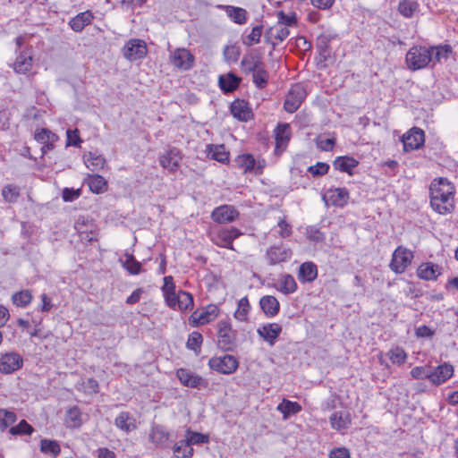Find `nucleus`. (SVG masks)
Instances as JSON below:
<instances>
[{"instance_id": "obj_56", "label": "nucleus", "mask_w": 458, "mask_h": 458, "mask_svg": "<svg viewBox=\"0 0 458 458\" xmlns=\"http://www.w3.org/2000/svg\"><path fill=\"white\" fill-rule=\"evenodd\" d=\"M262 35V27L256 26L251 30V32L248 35L246 40H244V44L250 47L254 44H258L260 40V37Z\"/></svg>"}, {"instance_id": "obj_44", "label": "nucleus", "mask_w": 458, "mask_h": 458, "mask_svg": "<svg viewBox=\"0 0 458 458\" xmlns=\"http://www.w3.org/2000/svg\"><path fill=\"white\" fill-rule=\"evenodd\" d=\"M174 454L177 458H191L193 454V448L189 446L186 440H181L174 446Z\"/></svg>"}, {"instance_id": "obj_1", "label": "nucleus", "mask_w": 458, "mask_h": 458, "mask_svg": "<svg viewBox=\"0 0 458 458\" xmlns=\"http://www.w3.org/2000/svg\"><path fill=\"white\" fill-rule=\"evenodd\" d=\"M407 66L413 71L422 69L430 63V53L424 47H413L406 55Z\"/></svg>"}, {"instance_id": "obj_58", "label": "nucleus", "mask_w": 458, "mask_h": 458, "mask_svg": "<svg viewBox=\"0 0 458 458\" xmlns=\"http://www.w3.org/2000/svg\"><path fill=\"white\" fill-rule=\"evenodd\" d=\"M66 146H74L81 147V143L82 142L81 139L79 136V131L75 130H67L66 131Z\"/></svg>"}, {"instance_id": "obj_42", "label": "nucleus", "mask_w": 458, "mask_h": 458, "mask_svg": "<svg viewBox=\"0 0 458 458\" xmlns=\"http://www.w3.org/2000/svg\"><path fill=\"white\" fill-rule=\"evenodd\" d=\"M89 187L94 193H102L106 190V181L101 175H91L89 178Z\"/></svg>"}, {"instance_id": "obj_51", "label": "nucleus", "mask_w": 458, "mask_h": 458, "mask_svg": "<svg viewBox=\"0 0 458 458\" xmlns=\"http://www.w3.org/2000/svg\"><path fill=\"white\" fill-rule=\"evenodd\" d=\"M209 154L212 158L225 163L228 159V153L225 151L224 145L209 146Z\"/></svg>"}, {"instance_id": "obj_46", "label": "nucleus", "mask_w": 458, "mask_h": 458, "mask_svg": "<svg viewBox=\"0 0 458 458\" xmlns=\"http://www.w3.org/2000/svg\"><path fill=\"white\" fill-rule=\"evenodd\" d=\"M250 306L247 297H242L238 302V308L234 312V318L239 321H247Z\"/></svg>"}, {"instance_id": "obj_47", "label": "nucleus", "mask_w": 458, "mask_h": 458, "mask_svg": "<svg viewBox=\"0 0 458 458\" xmlns=\"http://www.w3.org/2000/svg\"><path fill=\"white\" fill-rule=\"evenodd\" d=\"M31 300L32 294L29 290L17 292L12 296L13 304L18 307H26L30 303Z\"/></svg>"}, {"instance_id": "obj_15", "label": "nucleus", "mask_w": 458, "mask_h": 458, "mask_svg": "<svg viewBox=\"0 0 458 458\" xmlns=\"http://www.w3.org/2000/svg\"><path fill=\"white\" fill-rule=\"evenodd\" d=\"M218 313L219 310L217 306L211 304L202 310L194 311L191 314V318L197 326H202L213 321L218 316Z\"/></svg>"}, {"instance_id": "obj_25", "label": "nucleus", "mask_w": 458, "mask_h": 458, "mask_svg": "<svg viewBox=\"0 0 458 458\" xmlns=\"http://www.w3.org/2000/svg\"><path fill=\"white\" fill-rule=\"evenodd\" d=\"M442 268L434 263L427 262L421 264L418 269V276L424 280H436L441 275Z\"/></svg>"}, {"instance_id": "obj_48", "label": "nucleus", "mask_w": 458, "mask_h": 458, "mask_svg": "<svg viewBox=\"0 0 458 458\" xmlns=\"http://www.w3.org/2000/svg\"><path fill=\"white\" fill-rule=\"evenodd\" d=\"M2 196L6 202L14 203L20 196V190L13 184H7L2 190Z\"/></svg>"}, {"instance_id": "obj_63", "label": "nucleus", "mask_w": 458, "mask_h": 458, "mask_svg": "<svg viewBox=\"0 0 458 458\" xmlns=\"http://www.w3.org/2000/svg\"><path fill=\"white\" fill-rule=\"evenodd\" d=\"M82 387L87 394H97L98 392V383L94 378H88L82 383Z\"/></svg>"}, {"instance_id": "obj_57", "label": "nucleus", "mask_w": 458, "mask_h": 458, "mask_svg": "<svg viewBox=\"0 0 458 458\" xmlns=\"http://www.w3.org/2000/svg\"><path fill=\"white\" fill-rule=\"evenodd\" d=\"M202 343V335L199 332H192L188 338L187 347L191 350L197 351L200 348Z\"/></svg>"}, {"instance_id": "obj_7", "label": "nucleus", "mask_w": 458, "mask_h": 458, "mask_svg": "<svg viewBox=\"0 0 458 458\" xmlns=\"http://www.w3.org/2000/svg\"><path fill=\"white\" fill-rule=\"evenodd\" d=\"M23 359L15 352H5L0 355V372L11 374L22 367Z\"/></svg>"}, {"instance_id": "obj_29", "label": "nucleus", "mask_w": 458, "mask_h": 458, "mask_svg": "<svg viewBox=\"0 0 458 458\" xmlns=\"http://www.w3.org/2000/svg\"><path fill=\"white\" fill-rule=\"evenodd\" d=\"M93 18V13L90 11L82 12L77 14L72 19H71V21H69V25L71 26L72 30H74L75 32H80L87 25L91 23Z\"/></svg>"}, {"instance_id": "obj_22", "label": "nucleus", "mask_w": 458, "mask_h": 458, "mask_svg": "<svg viewBox=\"0 0 458 458\" xmlns=\"http://www.w3.org/2000/svg\"><path fill=\"white\" fill-rule=\"evenodd\" d=\"M13 70L17 73H26L32 67V55L30 50L21 51L16 57L13 64Z\"/></svg>"}, {"instance_id": "obj_60", "label": "nucleus", "mask_w": 458, "mask_h": 458, "mask_svg": "<svg viewBox=\"0 0 458 458\" xmlns=\"http://www.w3.org/2000/svg\"><path fill=\"white\" fill-rule=\"evenodd\" d=\"M329 170V165L323 162H318L316 165H311L308 168V171L313 176H321L326 174Z\"/></svg>"}, {"instance_id": "obj_37", "label": "nucleus", "mask_w": 458, "mask_h": 458, "mask_svg": "<svg viewBox=\"0 0 458 458\" xmlns=\"http://www.w3.org/2000/svg\"><path fill=\"white\" fill-rule=\"evenodd\" d=\"M276 148L284 147L290 140L291 137V127L288 123L279 124L276 130Z\"/></svg>"}, {"instance_id": "obj_10", "label": "nucleus", "mask_w": 458, "mask_h": 458, "mask_svg": "<svg viewBox=\"0 0 458 458\" xmlns=\"http://www.w3.org/2000/svg\"><path fill=\"white\" fill-rule=\"evenodd\" d=\"M182 158L181 151L176 148H172L159 157V163L163 168L169 172H175L180 166Z\"/></svg>"}, {"instance_id": "obj_20", "label": "nucleus", "mask_w": 458, "mask_h": 458, "mask_svg": "<svg viewBox=\"0 0 458 458\" xmlns=\"http://www.w3.org/2000/svg\"><path fill=\"white\" fill-rule=\"evenodd\" d=\"M454 197L430 196V205L432 208L441 215L448 214L452 211Z\"/></svg>"}, {"instance_id": "obj_17", "label": "nucleus", "mask_w": 458, "mask_h": 458, "mask_svg": "<svg viewBox=\"0 0 458 458\" xmlns=\"http://www.w3.org/2000/svg\"><path fill=\"white\" fill-rule=\"evenodd\" d=\"M429 192L430 196L454 197V190L447 179L440 177L433 180Z\"/></svg>"}, {"instance_id": "obj_27", "label": "nucleus", "mask_w": 458, "mask_h": 458, "mask_svg": "<svg viewBox=\"0 0 458 458\" xmlns=\"http://www.w3.org/2000/svg\"><path fill=\"white\" fill-rule=\"evenodd\" d=\"M114 425L121 430L128 433L136 429V420L128 411L120 412L114 420Z\"/></svg>"}, {"instance_id": "obj_9", "label": "nucleus", "mask_w": 458, "mask_h": 458, "mask_svg": "<svg viewBox=\"0 0 458 458\" xmlns=\"http://www.w3.org/2000/svg\"><path fill=\"white\" fill-rule=\"evenodd\" d=\"M292 254L291 249L285 245H274L267 249L266 259L270 266H275L290 260Z\"/></svg>"}, {"instance_id": "obj_26", "label": "nucleus", "mask_w": 458, "mask_h": 458, "mask_svg": "<svg viewBox=\"0 0 458 458\" xmlns=\"http://www.w3.org/2000/svg\"><path fill=\"white\" fill-rule=\"evenodd\" d=\"M259 305L263 312L268 318L276 316L280 310L279 301L272 295L263 296L259 301Z\"/></svg>"}, {"instance_id": "obj_36", "label": "nucleus", "mask_w": 458, "mask_h": 458, "mask_svg": "<svg viewBox=\"0 0 458 458\" xmlns=\"http://www.w3.org/2000/svg\"><path fill=\"white\" fill-rule=\"evenodd\" d=\"M169 438V433L161 426H153L149 434V440L157 446H164Z\"/></svg>"}, {"instance_id": "obj_28", "label": "nucleus", "mask_w": 458, "mask_h": 458, "mask_svg": "<svg viewBox=\"0 0 458 458\" xmlns=\"http://www.w3.org/2000/svg\"><path fill=\"white\" fill-rule=\"evenodd\" d=\"M275 287L284 294H290L297 290V284L293 276L283 274L277 279Z\"/></svg>"}, {"instance_id": "obj_35", "label": "nucleus", "mask_w": 458, "mask_h": 458, "mask_svg": "<svg viewBox=\"0 0 458 458\" xmlns=\"http://www.w3.org/2000/svg\"><path fill=\"white\" fill-rule=\"evenodd\" d=\"M83 159L86 166L92 171H98L104 168L106 164V159L102 155H98L93 152L85 154Z\"/></svg>"}, {"instance_id": "obj_3", "label": "nucleus", "mask_w": 458, "mask_h": 458, "mask_svg": "<svg viewBox=\"0 0 458 458\" xmlns=\"http://www.w3.org/2000/svg\"><path fill=\"white\" fill-rule=\"evenodd\" d=\"M218 346L224 351H231L235 346L236 332L228 321L217 324Z\"/></svg>"}, {"instance_id": "obj_54", "label": "nucleus", "mask_w": 458, "mask_h": 458, "mask_svg": "<svg viewBox=\"0 0 458 458\" xmlns=\"http://www.w3.org/2000/svg\"><path fill=\"white\" fill-rule=\"evenodd\" d=\"M33 428L24 420H22L17 426L10 428L12 435H30Z\"/></svg>"}, {"instance_id": "obj_61", "label": "nucleus", "mask_w": 458, "mask_h": 458, "mask_svg": "<svg viewBox=\"0 0 458 458\" xmlns=\"http://www.w3.org/2000/svg\"><path fill=\"white\" fill-rule=\"evenodd\" d=\"M277 22L282 23V25L286 26V28L294 26L297 23L296 14L292 13L291 15H287L284 12H279Z\"/></svg>"}, {"instance_id": "obj_41", "label": "nucleus", "mask_w": 458, "mask_h": 458, "mask_svg": "<svg viewBox=\"0 0 458 458\" xmlns=\"http://www.w3.org/2000/svg\"><path fill=\"white\" fill-rule=\"evenodd\" d=\"M357 165L358 162L354 158L349 157H337L334 162L335 169L348 174H352V170L357 166Z\"/></svg>"}, {"instance_id": "obj_21", "label": "nucleus", "mask_w": 458, "mask_h": 458, "mask_svg": "<svg viewBox=\"0 0 458 458\" xmlns=\"http://www.w3.org/2000/svg\"><path fill=\"white\" fill-rule=\"evenodd\" d=\"M231 114L239 121L247 122L251 119L252 113L248 107L247 102L237 99L231 105Z\"/></svg>"}, {"instance_id": "obj_33", "label": "nucleus", "mask_w": 458, "mask_h": 458, "mask_svg": "<svg viewBox=\"0 0 458 458\" xmlns=\"http://www.w3.org/2000/svg\"><path fill=\"white\" fill-rule=\"evenodd\" d=\"M120 262L130 275L136 276L142 272L141 263L136 260L131 254L126 253L123 258L120 259Z\"/></svg>"}, {"instance_id": "obj_12", "label": "nucleus", "mask_w": 458, "mask_h": 458, "mask_svg": "<svg viewBox=\"0 0 458 458\" xmlns=\"http://www.w3.org/2000/svg\"><path fill=\"white\" fill-rule=\"evenodd\" d=\"M194 57L186 48H177L171 55V63L178 69L187 71L193 65Z\"/></svg>"}, {"instance_id": "obj_64", "label": "nucleus", "mask_w": 458, "mask_h": 458, "mask_svg": "<svg viewBox=\"0 0 458 458\" xmlns=\"http://www.w3.org/2000/svg\"><path fill=\"white\" fill-rule=\"evenodd\" d=\"M329 458H350V452L345 447H337L331 450Z\"/></svg>"}, {"instance_id": "obj_40", "label": "nucleus", "mask_w": 458, "mask_h": 458, "mask_svg": "<svg viewBox=\"0 0 458 458\" xmlns=\"http://www.w3.org/2000/svg\"><path fill=\"white\" fill-rule=\"evenodd\" d=\"M430 53V62L440 63L446 60L451 53V47L449 46H439L436 47L428 48Z\"/></svg>"}, {"instance_id": "obj_52", "label": "nucleus", "mask_w": 458, "mask_h": 458, "mask_svg": "<svg viewBox=\"0 0 458 458\" xmlns=\"http://www.w3.org/2000/svg\"><path fill=\"white\" fill-rule=\"evenodd\" d=\"M252 80L256 87L259 89H263L267 85L268 73L265 70L264 66L252 72Z\"/></svg>"}, {"instance_id": "obj_24", "label": "nucleus", "mask_w": 458, "mask_h": 458, "mask_svg": "<svg viewBox=\"0 0 458 458\" xmlns=\"http://www.w3.org/2000/svg\"><path fill=\"white\" fill-rule=\"evenodd\" d=\"M329 420L331 427L338 431L348 428L352 422L350 413L344 411L334 412L330 416Z\"/></svg>"}, {"instance_id": "obj_59", "label": "nucleus", "mask_w": 458, "mask_h": 458, "mask_svg": "<svg viewBox=\"0 0 458 458\" xmlns=\"http://www.w3.org/2000/svg\"><path fill=\"white\" fill-rule=\"evenodd\" d=\"M188 437L186 439V442L189 443V446L191 445H197L201 443H208V437L207 435H203L201 433L197 432H191L188 431Z\"/></svg>"}, {"instance_id": "obj_8", "label": "nucleus", "mask_w": 458, "mask_h": 458, "mask_svg": "<svg viewBox=\"0 0 458 458\" xmlns=\"http://www.w3.org/2000/svg\"><path fill=\"white\" fill-rule=\"evenodd\" d=\"M424 142V131L418 127H413L406 134H403V149L404 151L419 149Z\"/></svg>"}, {"instance_id": "obj_6", "label": "nucleus", "mask_w": 458, "mask_h": 458, "mask_svg": "<svg viewBox=\"0 0 458 458\" xmlns=\"http://www.w3.org/2000/svg\"><path fill=\"white\" fill-rule=\"evenodd\" d=\"M238 365L236 358L229 354L213 357L208 361V366L211 369L222 374H232L237 369Z\"/></svg>"}, {"instance_id": "obj_43", "label": "nucleus", "mask_w": 458, "mask_h": 458, "mask_svg": "<svg viewBox=\"0 0 458 458\" xmlns=\"http://www.w3.org/2000/svg\"><path fill=\"white\" fill-rule=\"evenodd\" d=\"M277 410L284 414V419L288 418L292 414H296L301 411V407L295 402L284 400L278 406Z\"/></svg>"}, {"instance_id": "obj_50", "label": "nucleus", "mask_w": 458, "mask_h": 458, "mask_svg": "<svg viewBox=\"0 0 458 458\" xmlns=\"http://www.w3.org/2000/svg\"><path fill=\"white\" fill-rule=\"evenodd\" d=\"M237 165L240 168L243 169L245 173L254 169L255 159L250 154H243L237 157Z\"/></svg>"}, {"instance_id": "obj_4", "label": "nucleus", "mask_w": 458, "mask_h": 458, "mask_svg": "<svg viewBox=\"0 0 458 458\" xmlns=\"http://www.w3.org/2000/svg\"><path fill=\"white\" fill-rule=\"evenodd\" d=\"M307 97V91L303 85L294 84L286 96L284 107L288 113H294L301 106V103Z\"/></svg>"}, {"instance_id": "obj_39", "label": "nucleus", "mask_w": 458, "mask_h": 458, "mask_svg": "<svg viewBox=\"0 0 458 458\" xmlns=\"http://www.w3.org/2000/svg\"><path fill=\"white\" fill-rule=\"evenodd\" d=\"M240 83V80L233 73L221 75L219 77V86L224 92L233 91Z\"/></svg>"}, {"instance_id": "obj_19", "label": "nucleus", "mask_w": 458, "mask_h": 458, "mask_svg": "<svg viewBox=\"0 0 458 458\" xmlns=\"http://www.w3.org/2000/svg\"><path fill=\"white\" fill-rule=\"evenodd\" d=\"M34 138L38 142L44 144L41 148L43 154L53 149L55 142L58 140V136L46 128L38 130Z\"/></svg>"}, {"instance_id": "obj_23", "label": "nucleus", "mask_w": 458, "mask_h": 458, "mask_svg": "<svg viewBox=\"0 0 458 458\" xmlns=\"http://www.w3.org/2000/svg\"><path fill=\"white\" fill-rule=\"evenodd\" d=\"M174 305H168L174 310L185 311L193 307V297L191 293L185 291H179L174 297Z\"/></svg>"}, {"instance_id": "obj_34", "label": "nucleus", "mask_w": 458, "mask_h": 458, "mask_svg": "<svg viewBox=\"0 0 458 458\" xmlns=\"http://www.w3.org/2000/svg\"><path fill=\"white\" fill-rule=\"evenodd\" d=\"M65 424L71 428H77L81 426L82 413L77 406L71 407L66 411Z\"/></svg>"}, {"instance_id": "obj_30", "label": "nucleus", "mask_w": 458, "mask_h": 458, "mask_svg": "<svg viewBox=\"0 0 458 458\" xmlns=\"http://www.w3.org/2000/svg\"><path fill=\"white\" fill-rule=\"evenodd\" d=\"M289 29L286 28V26L282 25V23L277 22L268 30L266 37L273 46H276L277 43L273 41V39H276L279 42H282L289 36Z\"/></svg>"}, {"instance_id": "obj_38", "label": "nucleus", "mask_w": 458, "mask_h": 458, "mask_svg": "<svg viewBox=\"0 0 458 458\" xmlns=\"http://www.w3.org/2000/svg\"><path fill=\"white\" fill-rule=\"evenodd\" d=\"M163 295L167 305H174V297L176 294L174 278L171 276L164 277V285L162 287Z\"/></svg>"}, {"instance_id": "obj_16", "label": "nucleus", "mask_w": 458, "mask_h": 458, "mask_svg": "<svg viewBox=\"0 0 458 458\" xmlns=\"http://www.w3.org/2000/svg\"><path fill=\"white\" fill-rule=\"evenodd\" d=\"M454 367L449 363H443L434 369L429 368L428 379L434 385H441L453 376Z\"/></svg>"}, {"instance_id": "obj_31", "label": "nucleus", "mask_w": 458, "mask_h": 458, "mask_svg": "<svg viewBox=\"0 0 458 458\" xmlns=\"http://www.w3.org/2000/svg\"><path fill=\"white\" fill-rule=\"evenodd\" d=\"M242 69L246 73H252L264 66L261 58L258 55H249L242 58L241 62Z\"/></svg>"}, {"instance_id": "obj_11", "label": "nucleus", "mask_w": 458, "mask_h": 458, "mask_svg": "<svg viewBox=\"0 0 458 458\" xmlns=\"http://www.w3.org/2000/svg\"><path fill=\"white\" fill-rule=\"evenodd\" d=\"M242 233L237 228L231 227L219 231L216 235L213 236L212 241L216 245L219 247L233 250V242Z\"/></svg>"}, {"instance_id": "obj_49", "label": "nucleus", "mask_w": 458, "mask_h": 458, "mask_svg": "<svg viewBox=\"0 0 458 458\" xmlns=\"http://www.w3.org/2000/svg\"><path fill=\"white\" fill-rule=\"evenodd\" d=\"M40 451L44 454L56 456L60 453L61 449L56 441L42 439L40 442Z\"/></svg>"}, {"instance_id": "obj_62", "label": "nucleus", "mask_w": 458, "mask_h": 458, "mask_svg": "<svg viewBox=\"0 0 458 458\" xmlns=\"http://www.w3.org/2000/svg\"><path fill=\"white\" fill-rule=\"evenodd\" d=\"M81 194V189L64 188L63 190L62 198L65 202H72L77 199Z\"/></svg>"}, {"instance_id": "obj_14", "label": "nucleus", "mask_w": 458, "mask_h": 458, "mask_svg": "<svg viewBox=\"0 0 458 458\" xmlns=\"http://www.w3.org/2000/svg\"><path fill=\"white\" fill-rule=\"evenodd\" d=\"M239 216V212L234 207L230 205H223L216 208L212 214V219L219 224H226L234 221Z\"/></svg>"}, {"instance_id": "obj_45", "label": "nucleus", "mask_w": 458, "mask_h": 458, "mask_svg": "<svg viewBox=\"0 0 458 458\" xmlns=\"http://www.w3.org/2000/svg\"><path fill=\"white\" fill-rule=\"evenodd\" d=\"M227 15L238 24H242L246 21V11L241 7H234L227 5L225 7Z\"/></svg>"}, {"instance_id": "obj_32", "label": "nucleus", "mask_w": 458, "mask_h": 458, "mask_svg": "<svg viewBox=\"0 0 458 458\" xmlns=\"http://www.w3.org/2000/svg\"><path fill=\"white\" fill-rule=\"evenodd\" d=\"M318 276L317 266L312 262H304L299 267V279L303 282H312Z\"/></svg>"}, {"instance_id": "obj_18", "label": "nucleus", "mask_w": 458, "mask_h": 458, "mask_svg": "<svg viewBox=\"0 0 458 458\" xmlns=\"http://www.w3.org/2000/svg\"><path fill=\"white\" fill-rule=\"evenodd\" d=\"M257 332L270 345H274L282 332V327L277 323H268L259 327Z\"/></svg>"}, {"instance_id": "obj_55", "label": "nucleus", "mask_w": 458, "mask_h": 458, "mask_svg": "<svg viewBox=\"0 0 458 458\" xmlns=\"http://www.w3.org/2000/svg\"><path fill=\"white\" fill-rule=\"evenodd\" d=\"M419 4L414 0L403 1V16L411 17L418 11Z\"/></svg>"}, {"instance_id": "obj_5", "label": "nucleus", "mask_w": 458, "mask_h": 458, "mask_svg": "<svg viewBox=\"0 0 458 458\" xmlns=\"http://www.w3.org/2000/svg\"><path fill=\"white\" fill-rule=\"evenodd\" d=\"M176 377L180 383L187 387L205 389L208 386V381L201 376L184 368L176 370Z\"/></svg>"}, {"instance_id": "obj_13", "label": "nucleus", "mask_w": 458, "mask_h": 458, "mask_svg": "<svg viewBox=\"0 0 458 458\" xmlns=\"http://www.w3.org/2000/svg\"><path fill=\"white\" fill-rule=\"evenodd\" d=\"M349 198V192L345 188L330 189L323 197L327 205L330 204L338 208L344 207L348 203Z\"/></svg>"}, {"instance_id": "obj_2", "label": "nucleus", "mask_w": 458, "mask_h": 458, "mask_svg": "<svg viewBox=\"0 0 458 458\" xmlns=\"http://www.w3.org/2000/svg\"><path fill=\"white\" fill-rule=\"evenodd\" d=\"M122 54L130 62L143 59L148 54L147 44L142 39L131 38L122 48Z\"/></svg>"}, {"instance_id": "obj_53", "label": "nucleus", "mask_w": 458, "mask_h": 458, "mask_svg": "<svg viewBox=\"0 0 458 458\" xmlns=\"http://www.w3.org/2000/svg\"><path fill=\"white\" fill-rule=\"evenodd\" d=\"M16 420V415L6 410H0V428L4 430Z\"/></svg>"}]
</instances>
